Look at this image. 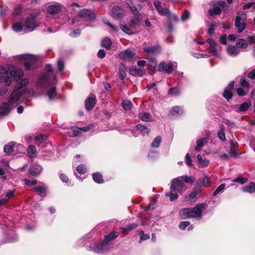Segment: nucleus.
I'll use <instances>...</instances> for the list:
<instances>
[{"label":"nucleus","instance_id":"obj_1","mask_svg":"<svg viewBox=\"0 0 255 255\" xmlns=\"http://www.w3.org/2000/svg\"><path fill=\"white\" fill-rule=\"evenodd\" d=\"M23 76L22 70L16 68L13 65L0 66V83L3 82L9 86L12 81H18Z\"/></svg>","mask_w":255,"mask_h":255},{"label":"nucleus","instance_id":"obj_2","mask_svg":"<svg viewBox=\"0 0 255 255\" xmlns=\"http://www.w3.org/2000/svg\"><path fill=\"white\" fill-rule=\"evenodd\" d=\"M130 3H128V5L134 16L129 18L128 23L130 28H135L136 26L139 25L141 20V16L138 11L137 8L134 5H133L131 1H130Z\"/></svg>","mask_w":255,"mask_h":255},{"label":"nucleus","instance_id":"obj_3","mask_svg":"<svg viewBox=\"0 0 255 255\" xmlns=\"http://www.w3.org/2000/svg\"><path fill=\"white\" fill-rule=\"evenodd\" d=\"M18 59L23 62L25 69L29 70L31 68H34V65L37 61L38 57L35 55L25 54L19 55Z\"/></svg>","mask_w":255,"mask_h":255},{"label":"nucleus","instance_id":"obj_4","mask_svg":"<svg viewBox=\"0 0 255 255\" xmlns=\"http://www.w3.org/2000/svg\"><path fill=\"white\" fill-rule=\"evenodd\" d=\"M154 4L157 11L160 15L166 16L170 19H173L175 21H178V18L177 16L172 14L168 8L162 5L160 1H155Z\"/></svg>","mask_w":255,"mask_h":255},{"label":"nucleus","instance_id":"obj_5","mask_svg":"<svg viewBox=\"0 0 255 255\" xmlns=\"http://www.w3.org/2000/svg\"><path fill=\"white\" fill-rule=\"evenodd\" d=\"M247 16L245 12L239 11L235 19V25L239 33L243 32L246 27Z\"/></svg>","mask_w":255,"mask_h":255},{"label":"nucleus","instance_id":"obj_6","mask_svg":"<svg viewBox=\"0 0 255 255\" xmlns=\"http://www.w3.org/2000/svg\"><path fill=\"white\" fill-rule=\"evenodd\" d=\"M36 16L34 14L30 15L25 20L24 26L26 32H30L34 30L39 26V23L36 19Z\"/></svg>","mask_w":255,"mask_h":255},{"label":"nucleus","instance_id":"obj_7","mask_svg":"<svg viewBox=\"0 0 255 255\" xmlns=\"http://www.w3.org/2000/svg\"><path fill=\"white\" fill-rule=\"evenodd\" d=\"M185 187V184L180 177L173 179L171 182L170 189L172 191L180 192Z\"/></svg>","mask_w":255,"mask_h":255},{"label":"nucleus","instance_id":"obj_8","mask_svg":"<svg viewBox=\"0 0 255 255\" xmlns=\"http://www.w3.org/2000/svg\"><path fill=\"white\" fill-rule=\"evenodd\" d=\"M135 55V53L129 48L127 49L125 51H121L119 55L121 59L128 61H131L134 59Z\"/></svg>","mask_w":255,"mask_h":255},{"label":"nucleus","instance_id":"obj_9","mask_svg":"<svg viewBox=\"0 0 255 255\" xmlns=\"http://www.w3.org/2000/svg\"><path fill=\"white\" fill-rule=\"evenodd\" d=\"M205 204H199L197 205L194 208L191 209V216L192 218H200L202 216V211L205 207Z\"/></svg>","mask_w":255,"mask_h":255},{"label":"nucleus","instance_id":"obj_10","mask_svg":"<svg viewBox=\"0 0 255 255\" xmlns=\"http://www.w3.org/2000/svg\"><path fill=\"white\" fill-rule=\"evenodd\" d=\"M218 5V6H215L212 9L209 10L210 15L219 14L221 13L222 9L226 10L228 9V6L226 5L224 1H221L219 2Z\"/></svg>","mask_w":255,"mask_h":255},{"label":"nucleus","instance_id":"obj_11","mask_svg":"<svg viewBox=\"0 0 255 255\" xmlns=\"http://www.w3.org/2000/svg\"><path fill=\"white\" fill-rule=\"evenodd\" d=\"M78 16L81 18L88 20H92L95 18L94 12L87 9H83L80 10L78 13Z\"/></svg>","mask_w":255,"mask_h":255},{"label":"nucleus","instance_id":"obj_12","mask_svg":"<svg viewBox=\"0 0 255 255\" xmlns=\"http://www.w3.org/2000/svg\"><path fill=\"white\" fill-rule=\"evenodd\" d=\"M111 15L115 19H121L125 15V11L121 6H114L112 9Z\"/></svg>","mask_w":255,"mask_h":255},{"label":"nucleus","instance_id":"obj_13","mask_svg":"<svg viewBox=\"0 0 255 255\" xmlns=\"http://www.w3.org/2000/svg\"><path fill=\"white\" fill-rule=\"evenodd\" d=\"M173 70V64L171 62L166 64L164 61H162L159 63L158 67V70L159 71L165 72L168 74L171 73Z\"/></svg>","mask_w":255,"mask_h":255},{"label":"nucleus","instance_id":"obj_14","mask_svg":"<svg viewBox=\"0 0 255 255\" xmlns=\"http://www.w3.org/2000/svg\"><path fill=\"white\" fill-rule=\"evenodd\" d=\"M92 250L97 253H104L109 250V247L108 246H103L102 243H95L91 246Z\"/></svg>","mask_w":255,"mask_h":255},{"label":"nucleus","instance_id":"obj_15","mask_svg":"<svg viewBox=\"0 0 255 255\" xmlns=\"http://www.w3.org/2000/svg\"><path fill=\"white\" fill-rule=\"evenodd\" d=\"M96 103V97L93 94H91L89 98L85 102V108L87 110L92 109Z\"/></svg>","mask_w":255,"mask_h":255},{"label":"nucleus","instance_id":"obj_16","mask_svg":"<svg viewBox=\"0 0 255 255\" xmlns=\"http://www.w3.org/2000/svg\"><path fill=\"white\" fill-rule=\"evenodd\" d=\"M201 191V182L197 181L193 191L189 194L190 199L194 198Z\"/></svg>","mask_w":255,"mask_h":255},{"label":"nucleus","instance_id":"obj_17","mask_svg":"<svg viewBox=\"0 0 255 255\" xmlns=\"http://www.w3.org/2000/svg\"><path fill=\"white\" fill-rule=\"evenodd\" d=\"M129 73L134 76H141L145 73V71L141 68H138L136 66H132L129 69Z\"/></svg>","mask_w":255,"mask_h":255},{"label":"nucleus","instance_id":"obj_18","mask_svg":"<svg viewBox=\"0 0 255 255\" xmlns=\"http://www.w3.org/2000/svg\"><path fill=\"white\" fill-rule=\"evenodd\" d=\"M61 5L60 4H52L47 8V11L51 14H55L60 12Z\"/></svg>","mask_w":255,"mask_h":255},{"label":"nucleus","instance_id":"obj_19","mask_svg":"<svg viewBox=\"0 0 255 255\" xmlns=\"http://www.w3.org/2000/svg\"><path fill=\"white\" fill-rule=\"evenodd\" d=\"M119 235V233L118 232H113L106 236L103 241V246H108L109 247V242L117 238Z\"/></svg>","mask_w":255,"mask_h":255},{"label":"nucleus","instance_id":"obj_20","mask_svg":"<svg viewBox=\"0 0 255 255\" xmlns=\"http://www.w3.org/2000/svg\"><path fill=\"white\" fill-rule=\"evenodd\" d=\"M51 74L47 73L43 75L39 80L38 84L42 86L47 83H51Z\"/></svg>","mask_w":255,"mask_h":255},{"label":"nucleus","instance_id":"obj_21","mask_svg":"<svg viewBox=\"0 0 255 255\" xmlns=\"http://www.w3.org/2000/svg\"><path fill=\"white\" fill-rule=\"evenodd\" d=\"M207 42L210 45L208 52L214 55H216L217 54V50L216 48V43L212 39H208Z\"/></svg>","mask_w":255,"mask_h":255},{"label":"nucleus","instance_id":"obj_22","mask_svg":"<svg viewBox=\"0 0 255 255\" xmlns=\"http://www.w3.org/2000/svg\"><path fill=\"white\" fill-rule=\"evenodd\" d=\"M42 170V168L39 165H34L29 170V173L33 176L39 175Z\"/></svg>","mask_w":255,"mask_h":255},{"label":"nucleus","instance_id":"obj_23","mask_svg":"<svg viewBox=\"0 0 255 255\" xmlns=\"http://www.w3.org/2000/svg\"><path fill=\"white\" fill-rule=\"evenodd\" d=\"M208 139L206 137H203L198 139L196 143L197 145L195 147V150L196 151H200L204 145V143L207 142Z\"/></svg>","mask_w":255,"mask_h":255},{"label":"nucleus","instance_id":"obj_24","mask_svg":"<svg viewBox=\"0 0 255 255\" xmlns=\"http://www.w3.org/2000/svg\"><path fill=\"white\" fill-rule=\"evenodd\" d=\"M228 54L232 56H237L240 53L238 48L235 46L229 45L227 49Z\"/></svg>","mask_w":255,"mask_h":255},{"label":"nucleus","instance_id":"obj_25","mask_svg":"<svg viewBox=\"0 0 255 255\" xmlns=\"http://www.w3.org/2000/svg\"><path fill=\"white\" fill-rule=\"evenodd\" d=\"M179 215L181 218L187 219L192 218V214H191V209L184 208L180 211Z\"/></svg>","mask_w":255,"mask_h":255},{"label":"nucleus","instance_id":"obj_26","mask_svg":"<svg viewBox=\"0 0 255 255\" xmlns=\"http://www.w3.org/2000/svg\"><path fill=\"white\" fill-rule=\"evenodd\" d=\"M242 190L245 192L253 193L255 192V183L252 182L249 185L243 187Z\"/></svg>","mask_w":255,"mask_h":255},{"label":"nucleus","instance_id":"obj_27","mask_svg":"<svg viewBox=\"0 0 255 255\" xmlns=\"http://www.w3.org/2000/svg\"><path fill=\"white\" fill-rule=\"evenodd\" d=\"M120 78L124 81L126 76V68L123 64H121L119 67Z\"/></svg>","mask_w":255,"mask_h":255},{"label":"nucleus","instance_id":"obj_28","mask_svg":"<svg viewBox=\"0 0 255 255\" xmlns=\"http://www.w3.org/2000/svg\"><path fill=\"white\" fill-rule=\"evenodd\" d=\"M143 52L147 55H151L155 53L158 50V48L156 46L148 47L146 46L143 48Z\"/></svg>","mask_w":255,"mask_h":255},{"label":"nucleus","instance_id":"obj_29","mask_svg":"<svg viewBox=\"0 0 255 255\" xmlns=\"http://www.w3.org/2000/svg\"><path fill=\"white\" fill-rule=\"evenodd\" d=\"M27 154L31 158L35 157L37 155L36 147L34 145H29L27 148Z\"/></svg>","mask_w":255,"mask_h":255},{"label":"nucleus","instance_id":"obj_30","mask_svg":"<svg viewBox=\"0 0 255 255\" xmlns=\"http://www.w3.org/2000/svg\"><path fill=\"white\" fill-rule=\"evenodd\" d=\"M197 181H201V187L202 186L208 187L211 184V180L206 174L204 175V178L202 179H198Z\"/></svg>","mask_w":255,"mask_h":255},{"label":"nucleus","instance_id":"obj_31","mask_svg":"<svg viewBox=\"0 0 255 255\" xmlns=\"http://www.w3.org/2000/svg\"><path fill=\"white\" fill-rule=\"evenodd\" d=\"M139 118L140 120L145 122L152 121L150 115L147 113H140L139 114Z\"/></svg>","mask_w":255,"mask_h":255},{"label":"nucleus","instance_id":"obj_32","mask_svg":"<svg viewBox=\"0 0 255 255\" xmlns=\"http://www.w3.org/2000/svg\"><path fill=\"white\" fill-rule=\"evenodd\" d=\"M93 179L95 182L99 184L103 183L104 181L102 175L99 172L93 174Z\"/></svg>","mask_w":255,"mask_h":255},{"label":"nucleus","instance_id":"obj_33","mask_svg":"<svg viewBox=\"0 0 255 255\" xmlns=\"http://www.w3.org/2000/svg\"><path fill=\"white\" fill-rule=\"evenodd\" d=\"M237 46L241 48H246L248 46V42L244 39H239L236 43Z\"/></svg>","mask_w":255,"mask_h":255},{"label":"nucleus","instance_id":"obj_34","mask_svg":"<svg viewBox=\"0 0 255 255\" xmlns=\"http://www.w3.org/2000/svg\"><path fill=\"white\" fill-rule=\"evenodd\" d=\"M102 46L106 48L107 49H109L112 45V42L110 39L106 37L105 38L101 43Z\"/></svg>","mask_w":255,"mask_h":255},{"label":"nucleus","instance_id":"obj_35","mask_svg":"<svg viewBox=\"0 0 255 255\" xmlns=\"http://www.w3.org/2000/svg\"><path fill=\"white\" fill-rule=\"evenodd\" d=\"M15 145L14 142H10L4 147L3 150L6 153H9L13 150V148Z\"/></svg>","mask_w":255,"mask_h":255},{"label":"nucleus","instance_id":"obj_36","mask_svg":"<svg viewBox=\"0 0 255 255\" xmlns=\"http://www.w3.org/2000/svg\"><path fill=\"white\" fill-rule=\"evenodd\" d=\"M220 130L218 131V136L219 138L222 140H225L226 139L225 128L223 125H221L220 127Z\"/></svg>","mask_w":255,"mask_h":255},{"label":"nucleus","instance_id":"obj_37","mask_svg":"<svg viewBox=\"0 0 255 255\" xmlns=\"http://www.w3.org/2000/svg\"><path fill=\"white\" fill-rule=\"evenodd\" d=\"M47 95L50 100H52L54 99L56 96V88L55 87H53L51 88L47 92Z\"/></svg>","mask_w":255,"mask_h":255},{"label":"nucleus","instance_id":"obj_38","mask_svg":"<svg viewBox=\"0 0 255 255\" xmlns=\"http://www.w3.org/2000/svg\"><path fill=\"white\" fill-rule=\"evenodd\" d=\"M71 131H72V133L70 132H69V135L70 136H77L79 133H81L80 128L77 127H72Z\"/></svg>","mask_w":255,"mask_h":255},{"label":"nucleus","instance_id":"obj_39","mask_svg":"<svg viewBox=\"0 0 255 255\" xmlns=\"http://www.w3.org/2000/svg\"><path fill=\"white\" fill-rule=\"evenodd\" d=\"M161 141V138L160 136H156L151 143V146L153 148H157L159 146Z\"/></svg>","mask_w":255,"mask_h":255},{"label":"nucleus","instance_id":"obj_40","mask_svg":"<svg viewBox=\"0 0 255 255\" xmlns=\"http://www.w3.org/2000/svg\"><path fill=\"white\" fill-rule=\"evenodd\" d=\"M120 28L125 33L129 35L134 33L130 29L131 28L128 27L126 24L120 25Z\"/></svg>","mask_w":255,"mask_h":255},{"label":"nucleus","instance_id":"obj_41","mask_svg":"<svg viewBox=\"0 0 255 255\" xmlns=\"http://www.w3.org/2000/svg\"><path fill=\"white\" fill-rule=\"evenodd\" d=\"M122 106L125 110H129L132 108V104L130 101L125 100L122 103Z\"/></svg>","mask_w":255,"mask_h":255},{"label":"nucleus","instance_id":"obj_42","mask_svg":"<svg viewBox=\"0 0 255 255\" xmlns=\"http://www.w3.org/2000/svg\"><path fill=\"white\" fill-rule=\"evenodd\" d=\"M251 106V103L244 102L240 106L239 111L240 112L246 111Z\"/></svg>","mask_w":255,"mask_h":255},{"label":"nucleus","instance_id":"obj_43","mask_svg":"<svg viewBox=\"0 0 255 255\" xmlns=\"http://www.w3.org/2000/svg\"><path fill=\"white\" fill-rule=\"evenodd\" d=\"M34 189L40 195H42L45 193L46 188L44 186H37L35 187Z\"/></svg>","mask_w":255,"mask_h":255},{"label":"nucleus","instance_id":"obj_44","mask_svg":"<svg viewBox=\"0 0 255 255\" xmlns=\"http://www.w3.org/2000/svg\"><path fill=\"white\" fill-rule=\"evenodd\" d=\"M182 113V110L179 107H174L170 111V114L172 116L180 115Z\"/></svg>","mask_w":255,"mask_h":255},{"label":"nucleus","instance_id":"obj_45","mask_svg":"<svg viewBox=\"0 0 255 255\" xmlns=\"http://www.w3.org/2000/svg\"><path fill=\"white\" fill-rule=\"evenodd\" d=\"M136 128L140 130L143 134H148L149 132V130L146 127L140 124L136 126Z\"/></svg>","mask_w":255,"mask_h":255},{"label":"nucleus","instance_id":"obj_46","mask_svg":"<svg viewBox=\"0 0 255 255\" xmlns=\"http://www.w3.org/2000/svg\"><path fill=\"white\" fill-rule=\"evenodd\" d=\"M217 27V24L215 23H212L209 26V28L208 29V33L209 35H212L215 31V30Z\"/></svg>","mask_w":255,"mask_h":255},{"label":"nucleus","instance_id":"obj_47","mask_svg":"<svg viewBox=\"0 0 255 255\" xmlns=\"http://www.w3.org/2000/svg\"><path fill=\"white\" fill-rule=\"evenodd\" d=\"M180 178H181L182 181L184 180L186 183H190L192 184L195 181V179L192 176H185L180 177Z\"/></svg>","mask_w":255,"mask_h":255},{"label":"nucleus","instance_id":"obj_48","mask_svg":"<svg viewBox=\"0 0 255 255\" xmlns=\"http://www.w3.org/2000/svg\"><path fill=\"white\" fill-rule=\"evenodd\" d=\"M223 96L227 100H229L232 98V92L230 90L225 89L223 93Z\"/></svg>","mask_w":255,"mask_h":255},{"label":"nucleus","instance_id":"obj_49","mask_svg":"<svg viewBox=\"0 0 255 255\" xmlns=\"http://www.w3.org/2000/svg\"><path fill=\"white\" fill-rule=\"evenodd\" d=\"M138 226V224L136 223H132L127 226L124 229L125 232H130L133 229L136 228Z\"/></svg>","mask_w":255,"mask_h":255},{"label":"nucleus","instance_id":"obj_50","mask_svg":"<svg viewBox=\"0 0 255 255\" xmlns=\"http://www.w3.org/2000/svg\"><path fill=\"white\" fill-rule=\"evenodd\" d=\"M165 196L169 197L170 201H172L178 198V196L177 194L172 193L171 192H167L165 194Z\"/></svg>","mask_w":255,"mask_h":255},{"label":"nucleus","instance_id":"obj_51","mask_svg":"<svg viewBox=\"0 0 255 255\" xmlns=\"http://www.w3.org/2000/svg\"><path fill=\"white\" fill-rule=\"evenodd\" d=\"M77 171L80 174H84L86 171V168L84 164H81L77 167Z\"/></svg>","mask_w":255,"mask_h":255},{"label":"nucleus","instance_id":"obj_52","mask_svg":"<svg viewBox=\"0 0 255 255\" xmlns=\"http://www.w3.org/2000/svg\"><path fill=\"white\" fill-rule=\"evenodd\" d=\"M12 29L14 31L18 32L22 30V26L20 23H15L12 25Z\"/></svg>","mask_w":255,"mask_h":255},{"label":"nucleus","instance_id":"obj_53","mask_svg":"<svg viewBox=\"0 0 255 255\" xmlns=\"http://www.w3.org/2000/svg\"><path fill=\"white\" fill-rule=\"evenodd\" d=\"M148 65L150 67L155 68L157 66V62L154 58L151 57L149 59Z\"/></svg>","mask_w":255,"mask_h":255},{"label":"nucleus","instance_id":"obj_54","mask_svg":"<svg viewBox=\"0 0 255 255\" xmlns=\"http://www.w3.org/2000/svg\"><path fill=\"white\" fill-rule=\"evenodd\" d=\"M225 187V184H221L214 192L213 196H215L217 195L220 192H221L224 189Z\"/></svg>","mask_w":255,"mask_h":255},{"label":"nucleus","instance_id":"obj_55","mask_svg":"<svg viewBox=\"0 0 255 255\" xmlns=\"http://www.w3.org/2000/svg\"><path fill=\"white\" fill-rule=\"evenodd\" d=\"M248 179L245 178L243 177H238L236 178L233 180V182H239L241 183V184H243L247 182Z\"/></svg>","mask_w":255,"mask_h":255},{"label":"nucleus","instance_id":"obj_56","mask_svg":"<svg viewBox=\"0 0 255 255\" xmlns=\"http://www.w3.org/2000/svg\"><path fill=\"white\" fill-rule=\"evenodd\" d=\"M190 15V12L188 10H185L181 17L182 21H185L187 20L189 18Z\"/></svg>","mask_w":255,"mask_h":255},{"label":"nucleus","instance_id":"obj_57","mask_svg":"<svg viewBox=\"0 0 255 255\" xmlns=\"http://www.w3.org/2000/svg\"><path fill=\"white\" fill-rule=\"evenodd\" d=\"M35 139L39 142H42L47 139V136L42 134L37 135L35 137Z\"/></svg>","mask_w":255,"mask_h":255},{"label":"nucleus","instance_id":"obj_58","mask_svg":"<svg viewBox=\"0 0 255 255\" xmlns=\"http://www.w3.org/2000/svg\"><path fill=\"white\" fill-rule=\"evenodd\" d=\"M168 93L171 95H177L179 93V90L177 88L174 87L170 89L169 90Z\"/></svg>","mask_w":255,"mask_h":255},{"label":"nucleus","instance_id":"obj_59","mask_svg":"<svg viewBox=\"0 0 255 255\" xmlns=\"http://www.w3.org/2000/svg\"><path fill=\"white\" fill-rule=\"evenodd\" d=\"M190 224V222L188 221L182 222L179 224V228L181 230H185Z\"/></svg>","mask_w":255,"mask_h":255},{"label":"nucleus","instance_id":"obj_60","mask_svg":"<svg viewBox=\"0 0 255 255\" xmlns=\"http://www.w3.org/2000/svg\"><path fill=\"white\" fill-rule=\"evenodd\" d=\"M139 235L141 241L146 240L149 238V236L147 234H144L143 231L139 232Z\"/></svg>","mask_w":255,"mask_h":255},{"label":"nucleus","instance_id":"obj_61","mask_svg":"<svg viewBox=\"0 0 255 255\" xmlns=\"http://www.w3.org/2000/svg\"><path fill=\"white\" fill-rule=\"evenodd\" d=\"M240 83L241 85L245 88H249L250 86L249 83L244 78L241 79Z\"/></svg>","mask_w":255,"mask_h":255},{"label":"nucleus","instance_id":"obj_62","mask_svg":"<svg viewBox=\"0 0 255 255\" xmlns=\"http://www.w3.org/2000/svg\"><path fill=\"white\" fill-rule=\"evenodd\" d=\"M201 167H205L207 166L209 164V161L207 159H202L199 162Z\"/></svg>","mask_w":255,"mask_h":255},{"label":"nucleus","instance_id":"obj_63","mask_svg":"<svg viewBox=\"0 0 255 255\" xmlns=\"http://www.w3.org/2000/svg\"><path fill=\"white\" fill-rule=\"evenodd\" d=\"M106 24L109 26L111 28L113 29L114 31H118L119 30V28L117 26H115L113 24H112L109 21H107L104 22Z\"/></svg>","mask_w":255,"mask_h":255},{"label":"nucleus","instance_id":"obj_64","mask_svg":"<svg viewBox=\"0 0 255 255\" xmlns=\"http://www.w3.org/2000/svg\"><path fill=\"white\" fill-rule=\"evenodd\" d=\"M248 77L252 80L255 79V68L249 73Z\"/></svg>","mask_w":255,"mask_h":255}]
</instances>
